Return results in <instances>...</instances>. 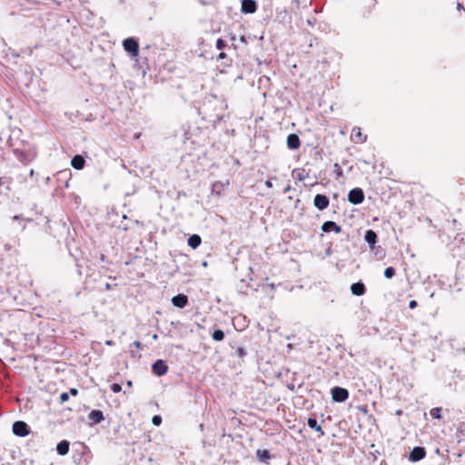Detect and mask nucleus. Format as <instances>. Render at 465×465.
I'll list each match as a JSON object with an SVG mask.
<instances>
[{
    "instance_id": "f257e3e1",
    "label": "nucleus",
    "mask_w": 465,
    "mask_h": 465,
    "mask_svg": "<svg viewBox=\"0 0 465 465\" xmlns=\"http://www.w3.org/2000/svg\"><path fill=\"white\" fill-rule=\"evenodd\" d=\"M123 47L131 58H135L136 62L143 58L140 56L139 42L136 37L130 36L124 39Z\"/></svg>"
},
{
    "instance_id": "f03ea898",
    "label": "nucleus",
    "mask_w": 465,
    "mask_h": 465,
    "mask_svg": "<svg viewBox=\"0 0 465 465\" xmlns=\"http://www.w3.org/2000/svg\"><path fill=\"white\" fill-rule=\"evenodd\" d=\"M350 392L348 389L341 387V386H334L331 389V401L333 402L337 403H342L345 402L349 398Z\"/></svg>"
},
{
    "instance_id": "7ed1b4c3",
    "label": "nucleus",
    "mask_w": 465,
    "mask_h": 465,
    "mask_svg": "<svg viewBox=\"0 0 465 465\" xmlns=\"http://www.w3.org/2000/svg\"><path fill=\"white\" fill-rule=\"evenodd\" d=\"M78 447L79 449L75 450L73 455L74 462L81 464V460L84 459V465H86L88 463L86 456L91 454V450L84 443H79Z\"/></svg>"
},
{
    "instance_id": "20e7f679",
    "label": "nucleus",
    "mask_w": 465,
    "mask_h": 465,
    "mask_svg": "<svg viewBox=\"0 0 465 465\" xmlns=\"http://www.w3.org/2000/svg\"><path fill=\"white\" fill-rule=\"evenodd\" d=\"M12 431L15 436L24 438L31 433V428L24 420H15L12 425Z\"/></svg>"
},
{
    "instance_id": "39448f33",
    "label": "nucleus",
    "mask_w": 465,
    "mask_h": 465,
    "mask_svg": "<svg viewBox=\"0 0 465 465\" xmlns=\"http://www.w3.org/2000/svg\"><path fill=\"white\" fill-rule=\"evenodd\" d=\"M348 202L353 205H359L363 203L365 199L364 191L360 187H354L348 193Z\"/></svg>"
},
{
    "instance_id": "423d86ee",
    "label": "nucleus",
    "mask_w": 465,
    "mask_h": 465,
    "mask_svg": "<svg viewBox=\"0 0 465 465\" xmlns=\"http://www.w3.org/2000/svg\"><path fill=\"white\" fill-rule=\"evenodd\" d=\"M169 367L167 361L163 359L154 361L151 365L152 373L156 377H162L168 372Z\"/></svg>"
},
{
    "instance_id": "0eeeda50",
    "label": "nucleus",
    "mask_w": 465,
    "mask_h": 465,
    "mask_svg": "<svg viewBox=\"0 0 465 465\" xmlns=\"http://www.w3.org/2000/svg\"><path fill=\"white\" fill-rule=\"evenodd\" d=\"M426 456V449L423 446H415L408 455V459L411 462H418Z\"/></svg>"
},
{
    "instance_id": "6e6552de",
    "label": "nucleus",
    "mask_w": 465,
    "mask_h": 465,
    "mask_svg": "<svg viewBox=\"0 0 465 465\" xmlns=\"http://www.w3.org/2000/svg\"><path fill=\"white\" fill-rule=\"evenodd\" d=\"M258 9L256 0H241V12L243 15H252Z\"/></svg>"
},
{
    "instance_id": "1a4fd4ad",
    "label": "nucleus",
    "mask_w": 465,
    "mask_h": 465,
    "mask_svg": "<svg viewBox=\"0 0 465 465\" xmlns=\"http://www.w3.org/2000/svg\"><path fill=\"white\" fill-rule=\"evenodd\" d=\"M329 204L330 199L324 193H317L313 198V206L319 211H323L327 209Z\"/></svg>"
},
{
    "instance_id": "9d476101",
    "label": "nucleus",
    "mask_w": 465,
    "mask_h": 465,
    "mask_svg": "<svg viewBox=\"0 0 465 465\" xmlns=\"http://www.w3.org/2000/svg\"><path fill=\"white\" fill-rule=\"evenodd\" d=\"M363 238H364V241L367 242V244L370 248V251H373L375 248V245L379 242V237H378L377 232L375 231H373L372 229H368L365 231Z\"/></svg>"
},
{
    "instance_id": "9b49d317",
    "label": "nucleus",
    "mask_w": 465,
    "mask_h": 465,
    "mask_svg": "<svg viewBox=\"0 0 465 465\" xmlns=\"http://www.w3.org/2000/svg\"><path fill=\"white\" fill-rule=\"evenodd\" d=\"M321 230L322 231V232H325V233L333 232L334 233L338 234V233L342 232L341 226L333 221L323 222L321 226Z\"/></svg>"
},
{
    "instance_id": "f8f14e48",
    "label": "nucleus",
    "mask_w": 465,
    "mask_h": 465,
    "mask_svg": "<svg viewBox=\"0 0 465 465\" xmlns=\"http://www.w3.org/2000/svg\"><path fill=\"white\" fill-rule=\"evenodd\" d=\"M88 419L91 420L90 426L100 424L105 420L104 414L101 410L94 409L88 414Z\"/></svg>"
},
{
    "instance_id": "ddd939ff",
    "label": "nucleus",
    "mask_w": 465,
    "mask_h": 465,
    "mask_svg": "<svg viewBox=\"0 0 465 465\" xmlns=\"http://www.w3.org/2000/svg\"><path fill=\"white\" fill-rule=\"evenodd\" d=\"M255 458L260 463L268 464L271 460L275 458V456L272 454L269 450L258 449L255 452Z\"/></svg>"
},
{
    "instance_id": "4468645a",
    "label": "nucleus",
    "mask_w": 465,
    "mask_h": 465,
    "mask_svg": "<svg viewBox=\"0 0 465 465\" xmlns=\"http://www.w3.org/2000/svg\"><path fill=\"white\" fill-rule=\"evenodd\" d=\"M286 146L289 150L295 151L301 146V140L297 134L292 133L287 135Z\"/></svg>"
},
{
    "instance_id": "2eb2a0df",
    "label": "nucleus",
    "mask_w": 465,
    "mask_h": 465,
    "mask_svg": "<svg viewBox=\"0 0 465 465\" xmlns=\"http://www.w3.org/2000/svg\"><path fill=\"white\" fill-rule=\"evenodd\" d=\"M188 302H189L188 296L184 293H178V294L174 295L171 300L173 306H174L178 309H183L184 307H186L188 304Z\"/></svg>"
},
{
    "instance_id": "dca6fc26",
    "label": "nucleus",
    "mask_w": 465,
    "mask_h": 465,
    "mask_svg": "<svg viewBox=\"0 0 465 465\" xmlns=\"http://www.w3.org/2000/svg\"><path fill=\"white\" fill-rule=\"evenodd\" d=\"M350 290L352 295L358 297L364 295L367 292V288L361 280L353 282L351 285Z\"/></svg>"
},
{
    "instance_id": "f3484780",
    "label": "nucleus",
    "mask_w": 465,
    "mask_h": 465,
    "mask_svg": "<svg viewBox=\"0 0 465 465\" xmlns=\"http://www.w3.org/2000/svg\"><path fill=\"white\" fill-rule=\"evenodd\" d=\"M13 153L15 157L25 164L29 163L33 160V155L29 152H26L23 149H14Z\"/></svg>"
},
{
    "instance_id": "a211bd4d",
    "label": "nucleus",
    "mask_w": 465,
    "mask_h": 465,
    "mask_svg": "<svg viewBox=\"0 0 465 465\" xmlns=\"http://www.w3.org/2000/svg\"><path fill=\"white\" fill-rule=\"evenodd\" d=\"M229 345L232 349H235L234 355L236 357H238L239 359L243 360V358L247 356L248 352H247L246 348L244 346H242V345H237V341H230Z\"/></svg>"
},
{
    "instance_id": "6ab92c4d",
    "label": "nucleus",
    "mask_w": 465,
    "mask_h": 465,
    "mask_svg": "<svg viewBox=\"0 0 465 465\" xmlns=\"http://www.w3.org/2000/svg\"><path fill=\"white\" fill-rule=\"evenodd\" d=\"M85 165V158L82 154H75L71 159V166L75 170H82Z\"/></svg>"
},
{
    "instance_id": "aec40b11",
    "label": "nucleus",
    "mask_w": 465,
    "mask_h": 465,
    "mask_svg": "<svg viewBox=\"0 0 465 465\" xmlns=\"http://www.w3.org/2000/svg\"><path fill=\"white\" fill-rule=\"evenodd\" d=\"M56 452L60 456H64L69 452L70 442L67 440H62L56 444Z\"/></svg>"
},
{
    "instance_id": "412c9836",
    "label": "nucleus",
    "mask_w": 465,
    "mask_h": 465,
    "mask_svg": "<svg viewBox=\"0 0 465 465\" xmlns=\"http://www.w3.org/2000/svg\"><path fill=\"white\" fill-rule=\"evenodd\" d=\"M71 175H72V173H71L70 169H64V170L59 171L55 174L57 181H59V182L64 181V187H66V188L69 187V180H70Z\"/></svg>"
},
{
    "instance_id": "4be33fe9",
    "label": "nucleus",
    "mask_w": 465,
    "mask_h": 465,
    "mask_svg": "<svg viewBox=\"0 0 465 465\" xmlns=\"http://www.w3.org/2000/svg\"><path fill=\"white\" fill-rule=\"evenodd\" d=\"M307 425L310 429H312L317 432H320L321 436L324 435V431L322 430V426L318 423L315 416H310L307 419Z\"/></svg>"
},
{
    "instance_id": "5701e85b",
    "label": "nucleus",
    "mask_w": 465,
    "mask_h": 465,
    "mask_svg": "<svg viewBox=\"0 0 465 465\" xmlns=\"http://www.w3.org/2000/svg\"><path fill=\"white\" fill-rule=\"evenodd\" d=\"M351 138L355 143H361L367 140V135L361 134L360 127H354Z\"/></svg>"
},
{
    "instance_id": "b1692460",
    "label": "nucleus",
    "mask_w": 465,
    "mask_h": 465,
    "mask_svg": "<svg viewBox=\"0 0 465 465\" xmlns=\"http://www.w3.org/2000/svg\"><path fill=\"white\" fill-rule=\"evenodd\" d=\"M202 243V238L199 234L193 233L191 234L187 239V244L193 250L197 249Z\"/></svg>"
},
{
    "instance_id": "393cba45",
    "label": "nucleus",
    "mask_w": 465,
    "mask_h": 465,
    "mask_svg": "<svg viewBox=\"0 0 465 465\" xmlns=\"http://www.w3.org/2000/svg\"><path fill=\"white\" fill-rule=\"evenodd\" d=\"M211 337L215 341H222L225 337L224 331L220 328H213L210 331Z\"/></svg>"
},
{
    "instance_id": "a878e982",
    "label": "nucleus",
    "mask_w": 465,
    "mask_h": 465,
    "mask_svg": "<svg viewBox=\"0 0 465 465\" xmlns=\"http://www.w3.org/2000/svg\"><path fill=\"white\" fill-rule=\"evenodd\" d=\"M430 414L433 419L440 420L442 419V408L434 407L430 411Z\"/></svg>"
},
{
    "instance_id": "bb28decb",
    "label": "nucleus",
    "mask_w": 465,
    "mask_h": 465,
    "mask_svg": "<svg viewBox=\"0 0 465 465\" xmlns=\"http://www.w3.org/2000/svg\"><path fill=\"white\" fill-rule=\"evenodd\" d=\"M396 274V270L392 266H388L383 272V275L386 279H392Z\"/></svg>"
},
{
    "instance_id": "cd10ccee",
    "label": "nucleus",
    "mask_w": 465,
    "mask_h": 465,
    "mask_svg": "<svg viewBox=\"0 0 465 465\" xmlns=\"http://www.w3.org/2000/svg\"><path fill=\"white\" fill-rule=\"evenodd\" d=\"M371 252L374 253L375 257L378 259H381L385 255L384 250L380 245H377V244L375 245L374 250Z\"/></svg>"
},
{
    "instance_id": "c85d7f7f",
    "label": "nucleus",
    "mask_w": 465,
    "mask_h": 465,
    "mask_svg": "<svg viewBox=\"0 0 465 465\" xmlns=\"http://www.w3.org/2000/svg\"><path fill=\"white\" fill-rule=\"evenodd\" d=\"M333 167H334V173L336 175V178L339 179V178L343 177V171H342L341 165L338 163H335Z\"/></svg>"
},
{
    "instance_id": "c756f323",
    "label": "nucleus",
    "mask_w": 465,
    "mask_h": 465,
    "mask_svg": "<svg viewBox=\"0 0 465 465\" xmlns=\"http://www.w3.org/2000/svg\"><path fill=\"white\" fill-rule=\"evenodd\" d=\"M215 46L218 50H223L227 46L226 41H224L223 38H218L216 40Z\"/></svg>"
},
{
    "instance_id": "7c9ffc66",
    "label": "nucleus",
    "mask_w": 465,
    "mask_h": 465,
    "mask_svg": "<svg viewBox=\"0 0 465 465\" xmlns=\"http://www.w3.org/2000/svg\"><path fill=\"white\" fill-rule=\"evenodd\" d=\"M162 422H163V418L161 415L156 414V415L153 416V418H152L153 425L158 427L162 424Z\"/></svg>"
},
{
    "instance_id": "2f4dec72",
    "label": "nucleus",
    "mask_w": 465,
    "mask_h": 465,
    "mask_svg": "<svg viewBox=\"0 0 465 465\" xmlns=\"http://www.w3.org/2000/svg\"><path fill=\"white\" fill-rule=\"evenodd\" d=\"M110 389L113 392L119 393L122 391V384L118 382L112 383Z\"/></svg>"
},
{
    "instance_id": "473e14b6",
    "label": "nucleus",
    "mask_w": 465,
    "mask_h": 465,
    "mask_svg": "<svg viewBox=\"0 0 465 465\" xmlns=\"http://www.w3.org/2000/svg\"><path fill=\"white\" fill-rule=\"evenodd\" d=\"M457 434L465 437V422L460 423V425L457 428Z\"/></svg>"
},
{
    "instance_id": "72a5a7b5",
    "label": "nucleus",
    "mask_w": 465,
    "mask_h": 465,
    "mask_svg": "<svg viewBox=\"0 0 465 465\" xmlns=\"http://www.w3.org/2000/svg\"><path fill=\"white\" fill-rule=\"evenodd\" d=\"M60 403H64L69 400V393L67 391H63L59 396Z\"/></svg>"
},
{
    "instance_id": "f704fd0d",
    "label": "nucleus",
    "mask_w": 465,
    "mask_h": 465,
    "mask_svg": "<svg viewBox=\"0 0 465 465\" xmlns=\"http://www.w3.org/2000/svg\"><path fill=\"white\" fill-rule=\"evenodd\" d=\"M117 227H118V229L123 230V231H128L130 229V225L127 223H124V221H122L117 225Z\"/></svg>"
},
{
    "instance_id": "c9c22d12",
    "label": "nucleus",
    "mask_w": 465,
    "mask_h": 465,
    "mask_svg": "<svg viewBox=\"0 0 465 465\" xmlns=\"http://www.w3.org/2000/svg\"><path fill=\"white\" fill-rule=\"evenodd\" d=\"M244 280H241V286L238 287V292L242 294H247L246 291L244 290V287H249V284L243 285Z\"/></svg>"
},
{
    "instance_id": "e433bc0d",
    "label": "nucleus",
    "mask_w": 465,
    "mask_h": 465,
    "mask_svg": "<svg viewBox=\"0 0 465 465\" xmlns=\"http://www.w3.org/2000/svg\"><path fill=\"white\" fill-rule=\"evenodd\" d=\"M417 306H418V302H417V301H415V300H411V301L409 302V308H410V309L413 310V309H415Z\"/></svg>"
},
{
    "instance_id": "4c0bfd02",
    "label": "nucleus",
    "mask_w": 465,
    "mask_h": 465,
    "mask_svg": "<svg viewBox=\"0 0 465 465\" xmlns=\"http://www.w3.org/2000/svg\"><path fill=\"white\" fill-rule=\"evenodd\" d=\"M131 346H134L135 348L140 349V350L143 348V343H142L141 341H134L131 344Z\"/></svg>"
},
{
    "instance_id": "58836bf2",
    "label": "nucleus",
    "mask_w": 465,
    "mask_h": 465,
    "mask_svg": "<svg viewBox=\"0 0 465 465\" xmlns=\"http://www.w3.org/2000/svg\"><path fill=\"white\" fill-rule=\"evenodd\" d=\"M69 396L72 395V396H77L78 393H79V391L76 389V388H70L69 391Z\"/></svg>"
},
{
    "instance_id": "ea45409f",
    "label": "nucleus",
    "mask_w": 465,
    "mask_h": 465,
    "mask_svg": "<svg viewBox=\"0 0 465 465\" xmlns=\"http://www.w3.org/2000/svg\"><path fill=\"white\" fill-rule=\"evenodd\" d=\"M342 254L343 256L345 257V259L349 258L351 256V251L349 249V247H346L343 251H342Z\"/></svg>"
},
{
    "instance_id": "a19ab883",
    "label": "nucleus",
    "mask_w": 465,
    "mask_h": 465,
    "mask_svg": "<svg viewBox=\"0 0 465 465\" xmlns=\"http://www.w3.org/2000/svg\"><path fill=\"white\" fill-rule=\"evenodd\" d=\"M333 252V250L331 248V245L330 244L326 249H325V256H331V253Z\"/></svg>"
},
{
    "instance_id": "79ce46f5",
    "label": "nucleus",
    "mask_w": 465,
    "mask_h": 465,
    "mask_svg": "<svg viewBox=\"0 0 465 465\" xmlns=\"http://www.w3.org/2000/svg\"><path fill=\"white\" fill-rule=\"evenodd\" d=\"M359 411H361L362 413H367L368 412V406L367 405H360L358 407Z\"/></svg>"
},
{
    "instance_id": "37998d69",
    "label": "nucleus",
    "mask_w": 465,
    "mask_h": 465,
    "mask_svg": "<svg viewBox=\"0 0 465 465\" xmlns=\"http://www.w3.org/2000/svg\"><path fill=\"white\" fill-rule=\"evenodd\" d=\"M296 178L299 181H304L306 179V175L303 173H298Z\"/></svg>"
},
{
    "instance_id": "c03bdc74",
    "label": "nucleus",
    "mask_w": 465,
    "mask_h": 465,
    "mask_svg": "<svg viewBox=\"0 0 465 465\" xmlns=\"http://www.w3.org/2000/svg\"><path fill=\"white\" fill-rule=\"evenodd\" d=\"M224 117H225V115H223H223H217L216 116V120L213 122V125L216 126V123L223 121Z\"/></svg>"
},
{
    "instance_id": "a18cd8bd",
    "label": "nucleus",
    "mask_w": 465,
    "mask_h": 465,
    "mask_svg": "<svg viewBox=\"0 0 465 465\" xmlns=\"http://www.w3.org/2000/svg\"><path fill=\"white\" fill-rule=\"evenodd\" d=\"M225 58H227V54L224 52H221L217 56V60H223Z\"/></svg>"
},
{
    "instance_id": "49530a36",
    "label": "nucleus",
    "mask_w": 465,
    "mask_h": 465,
    "mask_svg": "<svg viewBox=\"0 0 465 465\" xmlns=\"http://www.w3.org/2000/svg\"><path fill=\"white\" fill-rule=\"evenodd\" d=\"M336 349H337L339 351H341V352H343V351H346V348H345V346H344L343 344H338V345H337V347H336Z\"/></svg>"
},
{
    "instance_id": "de8ad7c7",
    "label": "nucleus",
    "mask_w": 465,
    "mask_h": 465,
    "mask_svg": "<svg viewBox=\"0 0 465 465\" xmlns=\"http://www.w3.org/2000/svg\"><path fill=\"white\" fill-rule=\"evenodd\" d=\"M264 185L266 188H272V182L271 180H266L264 183Z\"/></svg>"
},
{
    "instance_id": "09e8293b",
    "label": "nucleus",
    "mask_w": 465,
    "mask_h": 465,
    "mask_svg": "<svg viewBox=\"0 0 465 465\" xmlns=\"http://www.w3.org/2000/svg\"><path fill=\"white\" fill-rule=\"evenodd\" d=\"M240 41H241L242 43L245 44V45H247V44H248V41H247V38H246V36H245V35H241V36H240Z\"/></svg>"
},
{
    "instance_id": "8fccbe9b",
    "label": "nucleus",
    "mask_w": 465,
    "mask_h": 465,
    "mask_svg": "<svg viewBox=\"0 0 465 465\" xmlns=\"http://www.w3.org/2000/svg\"><path fill=\"white\" fill-rule=\"evenodd\" d=\"M99 259H100L101 262H108L107 257L104 254H103V253L100 254Z\"/></svg>"
},
{
    "instance_id": "3c124183",
    "label": "nucleus",
    "mask_w": 465,
    "mask_h": 465,
    "mask_svg": "<svg viewBox=\"0 0 465 465\" xmlns=\"http://www.w3.org/2000/svg\"><path fill=\"white\" fill-rule=\"evenodd\" d=\"M104 289H105L106 291H110V290H112V289H113V285H112L111 283H109V282H106V283L104 284Z\"/></svg>"
},
{
    "instance_id": "603ef678",
    "label": "nucleus",
    "mask_w": 465,
    "mask_h": 465,
    "mask_svg": "<svg viewBox=\"0 0 465 465\" xmlns=\"http://www.w3.org/2000/svg\"><path fill=\"white\" fill-rule=\"evenodd\" d=\"M104 343H105V345H107V346H113V345H114V341L113 340H106V341H104Z\"/></svg>"
},
{
    "instance_id": "864d4df0",
    "label": "nucleus",
    "mask_w": 465,
    "mask_h": 465,
    "mask_svg": "<svg viewBox=\"0 0 465 465\" xmlns=\"http://www.w3.org/2000/svg\"><path fill=\"white\" fill-rule=\"evenodd\" d=\"M287 388L288 390H290L291 391H295V386L293 383H290L287 385Z\"/></svg>"
},
{
    "instance_id": "5fc2aeb1",
    "label": "nucleus",
    "mask_w": 465,
    "mask_h": 465,
    "mask_svg": "<svg viewBox=\"0 0 465 465\" xmlns=\"http://www.w3.org/2000/svg\"><path fill=\"white\" fill-rule=\"evenodd\" d=\"M36 48H38L37 45H35L34 47H27V50H28L27 54H31L33 53V49H36Z\"/></svg>"
},
{
    "instance_id": "6e6d98bb",
    "label": "nucleus",
    "mask_w": 465,
    "mask_h": 465,
    "mask_svg": "<svg viewBox=\"0 0 465 465\" xmlns=\"http://www.w3.org/2000/svg\"><path fill=\"white\" fill-rule=\"evenodd\" d=\"M457 9L460 11L461 9H464L463 5L460 2H457Z\"/></svg>"
},
{
    "instance_id": "4d7b16f0",
    "label": "nucleus",
    "mask_w": 465,
    "mask_h": 465,
    "mask_svg": "<svg viewBox=\"0 0 465 465\" xmlns=\"http://www.w3.org/2000/svg\"><path fill=\"white\" fill-rule=\"evenodd\" d=\"M402 414H403V411H402V410H401V409H399V410H397V411H395V415H397V416H401V415H402Z\"/></svg>"
},
{
    "instance_id": "13d9d810",
    "label": "nucleus",
    "mask_w": 465,
    "mask_h": 465,
    "mask_svg": "<svg viewBox=\"0 0 465 465\" xmlns=\"http://www.w3.org/2000/svg\"><path fill=\"white\" fill-rule=\"evenodd\" d=\"M292 189V186H291L290 184H288V185L284 188L283 192H284V193H287V192H290Z\"/></svg>"
},
{
    "instance_id": "bf43d9fd",
    "label": "nucleus",
    "mask_w": 465,
    "mask_h": 465,
    "mask_svg": "<svg viewBox=\"0 0 465 465\" xmlns=\"http://www.w3.org/2000/svg\"><path fill=\"white\" fill-rule=\"evenodd\" d=\"M180 196H184V197H186V196H187V194H186V193H185V192H183V191H180V192H178V197H180Z\"/></svg>"
},
{
    "instance_id": "052dcab7",
    "label": "nucleus",
    "mask_w": 465,
    "mask_h": 465,
    "mask_svg": "<svg viewBox=\"0 0 465 465\" xmlns=\"http://www.w3.org/2000/svg\"><path fill=\"white\" fill-rule=\"evenodd\" d=\"M126 385H127V387H128V388H132V387H133V381H130V380H128V381H126Z\"/></svg>"
},
{
    "instance_id": "680f3d73",
    "label": "nucleus",
    "mask_w": 465,
    "mask_h": 465,
    "mask_svg": "<svg viewBox=\"0 0 465 465\" xmlns=\"http://www.w3.org/2000/svg\"><path fill=\"white\" fill-rule=\"evenodd\" d=\"M434 453H435V454H437V455H441V452H440V448H436V449L434 450Z\"/></svg>"
},
{
    "instance_id": "e2e57ef3",
    "label": "nucleus",
    "mask_w": 465,
    "mask_h": 465,
    "mask_svg": "<svg viewBox=\"0 0 465 465\" xmlns=\"http://www.w3.org/2000/svg\"><path fill=\"white\" fill-rule=\"evenodd\" d=\"M131 357H136V352L134 351H130Z\"/></svg>"
},
{
    "instance_id": "0e129e2a",
    "label": "nucleus",
    "mask_w": 465,
    "mask_h": 465,
    "mask_svg": "<svg viewBox=\"0 0 465 465\" xmlns=\"http://www.w3.org/2000/svg\"><path fill=\"white\" fill-rule=\"evenodd\" d=\"M300 203H301V200L297 199L296 202H295L294 207L298 208Z\"/></svg>"
},
{
    "instance_id": "69168bd1",
    "label": "nucleus",
    "mask_w": 465,
    "mask_h": 465,
    "mask_svg": "<svg viewBox=\"0 0 465 465\" xmlns=\"http://www.w3.org/2000/svg\"><path fill=\"white\" fill-rule=\"evenodd\" d=\"M202 266H203V267H207V266H208V262H207L206 261H203V262H202Z\"/></svg>"
},
{
    "instance_id": "338daca9",
    "label": "nucleus",
    "mask_w": 465,
    "mask_h": 465,
    "mask_svg": "<svg viewBox=\"0 0 465 465\" xmlns=\"http://www.w3.org/2000/svg\"><path fill=\"white\" fill-rule=\"evenodd\" d=\"M153 340L156 341L158 339V335L156 333L152 335Z\"/></svg>"
},
{
    "instance_id": "774afa93",
    "label": "nucleus",
    "mask_w": 465,
    "mask_h": 465,
    "mask_svg": "<svg viewBox=\"0 0 465 465\" xmlns=\"http://www.w3.org/2000/svg\"><path fill=\"white\" fill-rule=\"evenodd\" d=\"M122 218H123L124 223H126V220L128 219L127 215L124 214Z\"/></svg>"
}]
</instances>
